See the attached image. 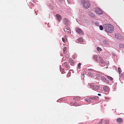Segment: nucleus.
I'll return each instance as SVG.
<instances>
[{
    "label": "nucleus",
    "mask_w": 124,
    "mask_h": 124,
    "mask_svg": "<svg viewBox=\"0 0 124 124\" xmlns=\"http://www.w3.org/2000/svg\"><path fill=\"white\" fill-rule=\"evenodd\" d=\"M99 59H100V65L102 66H104L106 65V68H107L109 65V63H107L105 62V60H103L102 58L100 56L99 57Z\"/></svg>",
    "instance_id": "f03ea898"
},
{
    "label": "nucleus",
    "mask_w": 124,
    "mask_h": 124,
    "mask_svg": "<svg viewBox=\"0 0 124 124\" xmlns=\"http://www.w3.org/2000/svg\"><path fill=\"white\" fill-rule=\"evenodd\" d=\"M116 121L118 123H121L123 122V121L122 119L119 118L117 119Z\"/></svg>",
    "instance_id": "ddd939ff"
},
{
    "label": "nucleus",
    "mask_w": 124,
    "mask_h": 124,
    "mask_svg": "<svg viewBox=\"0 0 124 124\" xmlns=\"http://www.w3.org/2000/svg\"><path fill=\"white\" fill-rule=\"evenodd\" d=\"M107 77H108V79L110 80H112L113 79V78L110 76H107Z\"/></svg>",
    "instance_id": "c756f323"
},
{
    "label": "nucleus",
    "mask_w": 124,
    "mask_h": 124,
    "mask_svg": "<svg viewBox=\"0 0 124 124\" xmlns=\"http://www.w3.org/2000/svg\"><path fill=\"white\" fill-rule=\"evenodd\" d=\"M88 70L89 71H94V70L92 69H88Z\"/></svg>",
    "instance_id": "72a5a7b5"
},
{
    "label": "nucleus",
    "mask_w": 124,
    "mask_h": 124,
    "mask_svg": "<svg viewBox=\"0 0 124 124\" xmlns=\"http://www.w3.org/2000/svg\"><path fill=\"white\" fill-rule=\"evenodd\" d=\"M63 22L66 25H69V22L67 19L66 18H64Z\"/></svg>",
    "instance_id": "6e6552de"
},
{
    "label": "nucleus",
    "mask_w": 124,
    "mask_h": 124,
    "mask_svg": "<svg viewBox=\"0 0 124 124\" xmlns=\"http://www.w3.org/2000/svg\"><path fill=\"white\" fill-rule=\"evenodd\" d=\"M75 30L79 34L82 35L83 34V32L81 29H79L78 28H76Z\"/></svg>",
    "instance_id": "423d86ee"
},
{
    "label": "nucleus",
    "mask_w": 124,
    "mask_h": 124,
    "mask_svg": "<svg viewBox=\"0 0 124 124\" xmlns=\"http://www.w3.org/2000/svg\"><path fill=\"white\" fill-rule=\"evenodd\" d=\"M82 75L83 76H84V74H82Z\"/></svg>",
    "instance_id": "79ce46f5"
},
{
    "label": "nucleus",
    "mask_w": 124,
    "mask_h": 124,
    "mask_svg": "<svg viewBox=\"0 0 124 124\" xmlns=\"http://www.w3.org/2000/svg\"><path fill=\"white\" fill-rule=\"evenodd\" d=\"M103 43L104 44H108L109 43L108 41L106 40H104L103 41Z\"/></svg>",
    "instance_id": "412c9836"
},
{
    "label": "nucleus",
    "mask_w": 124,
    "mask_h": 124,
    "mask_svg": "<svg viewBox=\"0 0 124 124\" xmlns=\"http://www.w3.org/2000/svg\"><path fill=\"white\" fill-rule=\"evenodd\" d=\"M74 105H75V106H76V105H75V104H74Z\"/></svg>",
    "instance_id": "37998d69"
},
{
    "label": "nucleus",
    "mask_w": 124,
    "mask_h": 124,
    "mask_svg": "<svg viewBox=\"0 0 124 124\" xmlns=\"http://www.w3.org/2000/svg\"><path fill=\"white\" fill-rule=\"evenodd\" d=\"M81 65V64L80 63H79L78 64V69H80V66Z\"/></svg>",
    "instance_id": "c85d7f7f"
},
{
    "label": "nucleus",
    "mask_w": 124,
    "mask_h": 124,
    "mask_svg": "<svg viewBox=\"0 0 124 124\" xmlns=\"http://www.w3.org/2000/svg\"><path fill=\"white\" fill-rule=\"evenodd\" d=\"M115 37L117 39H120L122 38L121 35L118 33L116 34L115 35Z\"/></svg>",
    "instance_id": "1a4fd4ad"
},
{
    "label": "nucleus",
    "mask_w": 124,
    "mask_h": 124,
    "mask_svg": "<svg viewBox=\"0 0 124 124\" xmlns=\"http://www.w3.org/2000/svg\"><path fill=\"white\" fill-rule=\"evenodd\" d=\"M64 31L66 33H71L70 29L69 27L64 28Z\"/></svg>",
    "instance_id": "0eeeda50"
},
{
    "label": "nucleus",
    "mask_w": 124,
    "mask_h": 124,
    "mask_svg": "<svg viewBox=\"0 0 124 124\" xmlns=\"http://www.w3.org/2000/svg\"><path fill=\"white\" fill-rule=\"evenodd\" d=\"M60 68L61 71L62 72V73L64 71V70L63 68H61V66L60 67Z\"/></svg>",
    "instance_id": "393cba45"
},
{
    "label": "nucleus",
    "mask_w": 124,
    "mask_h": 124,
    "mask_svg": "<svg viewBox=\"0 0 124 124\" xmlns=\"http://www.w3.org/2000/svg\"><path fill=\"white\" fill-rule=\"evenodd\" d=\"M97 50L98 51H101L102 50L100 48V47H98L97 48Z\"/></svg>",
    "instance_id": "cd10ccee"
},
{
    "label": "nucleus",
    "mask_w": 124,
    "mask_h": 124,
    "mask_svg": "<svg viewBox=\"0 0 124 124\" xmlns=\"http://www.w3.org/2000/svg\"><path fill=\"white\" fill-rule=\"evenodd\" d=\"M56 16L59 22H60L62 18L61 16L60 15L58 14H57Z\"/></svg>",
    "instance_id": "9d476101"
},
{
    "label": "nucleus",
    "mask_w": 124,
    "mask_h": 124,
    "mask_svg": "<svg viewBox=\"0 0 124 124\" xmlns=\"http://www.w3.org/2000/svg\"><path fill=\"white\" fill-rule=\"evenodd\" d=\"M118 46L119 47L123 48L124 47V45L121 43H120L118 45Z\"/></svg>",
    "instance_id": "aec40b11"
},
{
    "label": "nucleus",
    "mask_w": 124,
    "mask_h": 124,
    "mask_svg": "<svg viewBox=\"0 0 124 124\" xmlns=\"http://www.w3.org/2000/svg\"><path fill=\"white\" fill-rule=\"evenodd\" d=\"M93 58L94 60L96 61H98V60L97 59V57L96 55H94L93 57Z\"/></svg>",
    "instance_id": "f3484780"
},
{
    "label": "nucleus",
    "mask_w": 124,
    "mask_h": 124,
    "mask_svg": "<svg viewBox=\"0 0 124 124\" xmlns=\"http://www.w3.org/2000/svg\"><path fill=\"white\" fill-rule=\"evenodd\" d=\"M69 62L70 63V65H73L74 64V61L71 58H70L69 60Z\"/></svg>",
    "instance_id": "9b49d317"
},
{
    "label": "nucleus",
    "mask_w": 124,
    "mask_h": 124,
    "mask_svg": "<svg viewBox=\"0 0 124 124\" xmlns=\"http://www.w3.org/2000/svg\"><path fill=\"white\" fill-rule=\"evenodd\" d=\"M113 54V56H116V55L115 54H114V53H113V54Z\"/></svg>",
    "instance_id": "58836bf2"
},
{
    "label": "nucleus",
    "mask_w": 124,
    "mask_h": 124,
    "mask_svg": "<svg viewBox=\"0 0 124 124\" xmlns=\"http://www.w3.org/2000/svg\"><path fill=\"white\" fill-rule=\"evenodd\" d=\"M98 95L99 96H101V94H99V93L98 94Z\"/></svg>",
    "instance_id": "ea45409f"
},
{
    "label": "nucleus",
    "mask_w": 124,
    "mask_h": 124,
    "mask_svg": "<svg viewBox=\"0 0 124 124\" xmlns=\"http://www.w3.org/2000/svg\"><path fill=\"white\" fill-rule=\"evenodd\" d=\"M110 98L108 97H105L106 101H107L109 99H110Z\"/></svg>",
    "instance_id": "7c9ffc66"
},
{
    "label": "nucleus",
    "mask_w": 124,
    "mask_h": 124,
    "mask_svg": "<svg viewBox=\"0 0 124 124\" xmlns=\"http://www.w3.org/2000/svg\"><path fill=\"white\" fill-rule=\"evenodd\" d=\"M94 11L95 12L96 14L98 15H101L103 14V12L101 9L99 8H94Z\"/></svg>",
    "instance_id": "7ed1b4c3"
},
{
    "label": "nucleus",
    "mask_w": 124,
    "mask_h": 124,
    "mask_svg": "<svg viewBox=\"0 0 124 124\" xmlns=\"http://www.w3.org/2000/svg\"><path fill=\"white\" fill-rule=\"evenodd\" d=\"M85 101L86 102H90L91 101L90 100L87 99H85Z\"/></svg>",
    "instance_id": "5701e85b"
},
{
    "label": "nucleus",
    "mask_w": 124,
    "mask_h": 124,
    "mask_svg": "<svg viewBox=\"0 0 124 124\" xmlns=\"http://www.w3.org/2000/svg\"><path fill=\"white\" fill-rule=\"evenodd\" d=\"M101 78L102 80H103L104 81L106 82V83H109V81L108 80H106V79L103 76L101 77Z\"/></svg>",
    "instance_id": "f8f14e48"
},
{
    "label": "nucleus",
    "mask_w": 124,
    "mask_h": 124,
    "mask_svg": "<svg viewBox=\"0 0 124 124\" xmlns=\"http://www.w3.org/2000/svg\"><path fill=\"white\" fill-rule=\"evenodd\" d=\"M78 100H79L80 99V97H78Z\"/></svg>",
    "instance_id": "a19ab883"
},
{
    "label": "nucleus",
    "mask_w": 124,
    "mask_h": 124,
    "mask_svg": "<svg viewBox=\"0 0 124 124\" xmlns=\"http://www.w3.org/2000/svg\"><path fill=\"white\" fill-rule=\"evenodd\" d=\"M83 6L85 8H88L90 6V4L88 2H84L83 4Z\"/></svg>",
    "instance_id": "39448f33"
},
{
    "label": "nucleus",
    "mask_w": 124,
    "mask_h": 124,
    "mask_svg": "<svg viewBox=\"0 0 124 124\" xmlns=\"http://www.w3.org/2000/svg\"><path fill=\"white\" fill-rule=\"evenodd\" d=\"M99 28L101 30H102L103 29V27L101 25H100V26Z\"/></svg>",
    "instance_id": "bb28decb"
},
{
    "label": "nucleus",
    "mask_w": 124,
    "mask_h": 124,
    "mask_svg": "<svg viewBox=\"0 0 124 124\" xmlns=\"http://www.w3.org/2000/svg\"><path fill=\"white\" fill-rule=\"evenodd\" d=\"M108 120L105 121V122H104L105 124H107L108 123Z\"/></svg>",
    "instance_id": "f704fd0d"
},
{
    "label": "nucleus",
    "mask_w": 124,
    "mask_h": 124,
    "mask_svg": "<svg viewBox=\"0 0 124 124\" xmlns=\"http://www.w3.org/2000/svg\"><path fill=\"white\" fill-rule=\"evenodd\" d=\"M89 14L90 16L92 17H94L95 16L94 14L90 12H89Z\"/></svg>",
    "instance_id": "6ab92c4d"
},
{
    "label": "nucleus",
    "mask_w": 124,
    "mask_h": 124,
    "mask_svg": "<svg viewBox=\"0 0 124 124\" xmlns=\"http://www.w3.org/2000/svg\"><path fill=\"white\" fill-rule=\"evenodd\" d=\"M66 57L67 58H68L69 57V56L68 55H66Z\"/></svg>",
    "instance_id": "4c0bfd02"
},
{
    "label": "nucleus",
    "mask_w": 124,
    "mask_h": 124,
    "mask_svg": "<svg viewBox=\"0 0 124 124\" xmlns=\"http://www.w3.org/2000/svg\"><path fill=\"white\" fill-rule=\"evenodd\" d=\"M88 85L93 90H96L99 89V86H98L95 85L91 84H88Z\"/></svg>",
    "instance_id": "20e7f679"
},
{
    "label": "nucleus",
    "mask_w": 124,
    "mask_h": 124,
    "mask_svg": "<svg viewBox=\"0 0 124 124\" xmlns=\"http://www.w3.org/2000/svg\"><path fill=\"white\" fill-rule=\"evenodd\" d=\"M78 41L80 42H83V39L82 38H79L78 39Z\"/></svg>",
    "instance_id": "2eb2a0df"
},
{
    "label": "nucleus",
    "mask_w": 124,
    "mask_h": 124,
    "mask_svg": "<svg viewBox=\"0 0 124 124\" xmlns=\"http://www.w3.org/2000/svg\"><path fill=\"white\" fill-rule=\"evenodd\" d=\"M102 120H101L100 122L99 123V124H102Z\"/></svg>",
    "instance_id": "e433bc0d"
},
{
    "label": "nucleus",
    "mask_w": 124,
    "mask_h": 124,
    "mask_svg": "<svg viewBox=\"0 0 124 124\" xmlns=\"http://www.w3.org/2000/svg\"><path fill=\"white\" fill-rule=\"evenodd\" d=\"M95 24L97 26H98L99 25V23L97 22H96Z\"/></svg>",
    "instance_id": "c9c22d12"
},
{
    "label": "nucleus",
    "mask_w": 124,
    "mask_h": 124,
    "mask_svg": "<svg viewBox=\"0 0 124 124\" xmlns=\"http://www.w3.org/2000/svg\"><path fill=\"white\" fill-rule=\"evenodd\" d=\"M62 40L63 41L64 43L67 41V39L65 37H64V38H62Z\"/></svg>",
    "instance_id": "dca6fc26"
},
{
    "label": "nucleus",
    "mask_w": 124,
    "mask_h": 124,
    "mask_svg": "<svg viewBox=\"0 0 124 124\" xmlns=\"http://www.w3.org/2000/svg\"><path fill=\"white\" fill-rule=\"evenodd\" d=\"M64 66L66 67L67 68H68V66L67 64V62H65L64 63Z\"/></svg>",
    "instance_id": "a878e982"
},
{
    "label": "nucleus",
    "mask_w": 124,
    "mask_h": 124,
    "mask_svg": "<svg viewBox=\"0 0 124 124\" xmlns=\"http://www.w3.org/2000/svg\"><path fill=\"white\" fill-rule=\"evenodd\" d=\"M88 75L89 76L92 77L93 76V74L90 72H89L88 73Z\"/></svg>",
    "instance_id": "b1692460"
},
{
    "label": "nucleus",
    "mask_w": 124,
    "mask_h": 124,
    "mask_svg": "<svg viewBox=\"0 0 124 124\" xmlns=\"http://www.w3.org/2000/svg\"><path fill=\"white\" fill-rule=\"evenodd\" d=\"M103 89L105 91L107 92L108 91V87L107 86H104L103 87Z\"/></svg>",
    "instance_id": "4468645a"
},
{
    "label": "nucleus",
    "mask_w": 124,
    "mask_h": 124,
    "mask_svg": "<svg viewBox=\"0 0 124 124\" xmlns=\"http://www.w3.org/2000/svg\"><path fill=\"white\" fill-rule=\"evenodd\" d=\"M118 72L119 74H120V73L122 72V70L120 67L118 68Z\"/></svg>",
    "instance_id": "4be33fe9"
},
{
    "label": "nucleus",
    "mask_w": 124,
    "mask_h": 124,
    "mask_svg": "<svg viewBox=\"0 0 124 124\" xmlns=\"http://www.w3.org/2000/svg\"><path fill=\"white\" fill-rule=\"evenodd\" d=\"M71 73L70 72H69L67 75V76L69 77L70 76V74Z\"/></svg>",
    "instance_id": "2f4dec72"
},
{
    "label": "nucleus",
    "mask_w": 124,
    "mask_h": 124,
    "mask_svg": "<svg viewBox=\"0 0 124 124\" xmlns=\"http://www.w3.org/2000/svg\"><path fill=\"white\" fill-rule=\"evenodd\" d=\"M89 98L91 100L95 99H96V98L93 97H91L90 98Z\"/></svg>",
    "instance_id": "473e14b6"
},
{
    "label": "nucleus",
    "mask_w": 124,
    "mask_h": 124,
    "mask_svg": "<svg viewBox=\"0 0 124 124\" xmlns=\"http://www.w3.org/2000/svg\"><path fill=\"white\" fill-rule=\"evenodd\" d=\"M67 48L65 47L63 49V53L64 54H66L67 52Z\"/></svg>",
    "instance_id": "a211bd4d"
},
{
    "label": "nucleus",
    "mask_w": 124,
    "mask_h": 124,
    "mask_svg": "<svg viewBox=\"0 0 124 124\" xmlns=\"http://www.w3.org/2000/svg\"><path fill=\"white\" fill-rule=\"evenodd\" d=\"M105 31L107 32L112 33L113 31L114 27L113 26L110 24H104L103 25Z\"/></svg>",
    "instance_id": "f257e3e1"
}]
</instances>
